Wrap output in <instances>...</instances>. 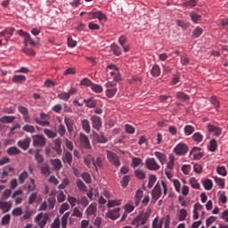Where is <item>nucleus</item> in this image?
<instances>
[{
	"label": "nucleus",
	"mask_w": 228,
	"mask_h": 228,
	"mask_svg": "<svg viewBox=\"0 0 228 228\" xmlns=\"http://www.w3.org/2000/svg\"><path fill=\"white\" fill-rule=\"evenodd\" d=\"M0 209H2L4 213H8V211L12 209V201H0Z\"/></svg>",
	"instance_id": "18"
},
{
	"label": "nucleus",
	"mask_w": 228,
	"mask_h": 228,
	"mask_svg": "<svg viewBox=\"0 0 228 228\" xmlns=\"http://www.w3.org/2000/svg\"><path fill=\"white\" fill-rule=\"evenodd\" d=\"M18 111L23 116V120L25 122L30 123L31 118H29V112L28 111V109L24 106H19Z\"/></svg>",
	"instance_id": "11"
},
{
	"label": "nucleus",
	"mask_w": 228,
	"mask_h": 228,
	"mask_svg": "<svg viewBox=\"0 0 228 228\" xmlns=\"http://www.w3.org/2000/svg\"><path fill=\"white\" fill-rule=\"evenodd\" d=\"M93 143H108V137L104 135V133L98 134L93 133Z\"/></svg>",
	"instance_id": "6"
},
{
	"label": "nucleus",
	"mask_w": 228,
	"mask_h": 228,
	"mask_svg": "<svg viewBox=\"0 0 228 228\" xmlns=\"http://www.w3.org/2000/svg\"><path fill=\"white\" fill-rule=\"evenodd\" d=\"M87 20H93L94 19H97L99 11L97 9H93L92 12H87Z\"/></svg>",
	"instance_id": "30"
},
{
	"label": "nucleus",
	"mask_w": 228,
	"mask_h": 228,
	"mask_svg": "<svg viewBox=\"0 0 228 228\" xmlns=\"http://www.w3.org/2000/svg\"><path fill=\"white\" fill-rule=\"evenodd\" d=\"M57 133L61 137L65 136V134L67 133V128H65V125L60 124L57 126Z\"/></svg>",
	"instance_id": "33"
},
{
	"label": "nucleus",
	"mask_w": 228,
	"mask_h": 228,
	"mask_svg": "<svg viewBox=\"0 0 228 228\" xmlns=\"http://www.w3.org/2000/svg\"><path fill=\"white\" fill-rule=\"evenodd\" d=\"M29 143H31V138L26 137L23 140L18 141L17 145L18 147H20V149H22L23 151H28L29 149Z\"/></svg>",
	"instance_id": "10"
},
{
	"label": "nucleus",
	"mask_w": 228,
	"mask_h": 228,
	"mask_svg": "<svg viewBox=\"0 0 228 228\" xmlns=\"http://www.w3.org/2000/svg\"><path fill=\"white\" fill-rule=\"evenodd\" d=\"M86 215L92 216V215H95L97 213V205L95 203H92L86 210Z\"/></svg>",
	"instance_id": "22"
},
{
	"label": "nucleus",
	"mask_w": 228,
	"mask_h": 228,
	"mask_svg": "<svg viewBox=\"0 0 228 228\" xmlns=\"http://www.w3.org/2000/svg\"><path fill=\"white\" fill-rule=\"evenodd\" d=\"M154 155L156 156L157 159H159L161 165H165L167 163V154L161 151H155Z\"/></svg>",
	"instance_id": "15"
},
{
	"label": "nucleus",
	"mask_w": 228,
	"mask_h": 228,
	"mask_svg": "<svg viewBox=\"0 0 228 228\" xmlns=\"http://www.w3.org/2000/svg\"><path fill=\"white\" fill-rule=\"evenodd\" d=\"M134 175L135 177H137V179H143L145 177V172L143 171V169H136L134 171Z\"/></svg>",
	"instance_id": "50"
},
{
	"label": "nucleus",
	"mask_w": 228,
	"mask_h": 228,
	"mask_svg": "<svg viewBox=\"0 0 228 228\" xmlns=\"http://www.w3.org/2000/svg\"><path fill=\"white\" fill-rule=\"evenodd\" d=\"M108 218L110 220H117L120 216V208H116L114 209H110L107 213Z\"/></svg>",
	"instance_id": "12"
},
{
	"label": "nucleus",
	"mask_w": 228,
	"mask_h": 228,
	"mask_svg": "<svg viewBox=\"0 0 228 228\" xmlns=\"http://www.w3.org/2000/svg\"><path fill=\"white\" fill-rule=\"evenodd\" d=\"M22 52L27 54V56H35L37 53H35V50H33L32 48H28V46H26L25 48H23Z\"/></svg>",
	"instance_id": "55"
},
{
	"label": "nucleus",
	"mask_w": 228,
	"mask_h": 228,
	"mask_svg": "<svg viewBox=\"0 0 228 228\" xmlns=\"http://www.w3.org/2000/svg\"><path fill=\"white\" fill-rule=\"evenodd\" d=\"M26 81V76L24 75H14L12 77V83L20 84Z\"/></svg>",
	"instance_id": "25"
},
{
	"label": "nucleus",
	"mask_w": 228,
	"mask_h": 228,
	"mask_svg": "<svg viewBox=\"0 0 228 228\" xmlns=\"http://www.w3.org/2000/svg\"><path fill=\"white\" fill-rule=\"evenodd\" d=\"M202 35V28H196L192 32V38H199Z\"/></svg>",
	"instance_id": "60"
},
{
	"label": "nucleus",
	"mask_w": 228,
	"mask_h": 228,
	"mask_svg": "<svg viewBox=\"0 0 228 228\" xmlns=\"http://www.w3.org/2000/svg\"><path fill=\"white\" fill-rule=\"evenodd\" d=\"M34 147H44L45 145V136L42 134H35L32 136Z\"/></svg>",
	"instance_id": "4"
},
{
	"label": "nucleus",
	"mask_w": 228,
	"mask_h": 228,
	"mask_svg": "<svg viewBox=\"0 0 228 228\" xmlns=\"http://www.w3.org/2000/svg\"><path fill=\"white\" fill-rule=\"evenodd\" d=\"M44 133L48 137V138H56V133L53 132V130H50L48 128H45L44 129Z\"/></svg>",
	"instance_id": "51"
},
{
	"label": "nucleus",
	"mask_w": 228,
	"mask_h": 228,
	"mask_svg": "<svg viewBox=\"0 0 228 228\" xmlns=\"http://www.w3.org/2000/svg\"><path fill=\"white\" fill-rule=\"evenodd\" d=\"M39 168L42 175H49L51 174V166L47 163H44Z\"/></svg>",
	"instance_id": "17"
},
{
	"label": "nucleus",
	"mask_w": 228,
	"mask_h": 228,
	"mask_svg": "<svg viewBox=\"0 0 228 228\" xmlns=\"http://www.w3.org/2000/svg\"><path fill=\"white\" fill-rule=\"evenodd\" d=\"M66 200L67 196L65 195L63 191H60L57 195V201L59 202V204H61V202H65Z\"/></svg>",
	"instance_id": "46"
},
{
	"label": "nucleus",
	"mask_w": 228,
	"mask_h": 228,
	"mask_svg": "<svg viewBox=\"0 0 228 228\" xmlns=\"http://www.w3.org/2000/svg\"><path fill=\"white\" fill-rule=\"evenodd\" d=\"M142 165V159L134 157L132 159V167L133 168H136V167H140Z\"/></svg>",
	"instance_id": "52"
},
{
	"label": "nucleus",
	"mask_w": 228,
	"mask_h": 228,
	"mask_svg": "<svg viewBox=\"0 0 228 228\" xmlns=\"http://www.w3.org/2000/svg\"><path fill=\"white\" fill-rule=\"evenodd\" d=\"M15 120V117L13 116H4L1 118L0 122H3L4 124H10Z\"/></svg>",
	"instance_id": "38"
},
{
	"label": "nucleus",
	"mask_w": 228,
	"mask_h": 228,
	"mask_svg": "<svg viewBox=\"0 0 228 228\" xmlns=\"http://www.w3.org/2000/svg\"><path fill=\"white\" fill-rule=\"evenodd\" d=\"M192 140H193V142H197V143H200V142H202V140H204V135H202V134H200V132H196L192 135Z\"/></svg>",
	"instance_id": "34"
},
{
	"label": "nucleus",
	"mask_w": 228,
	"mask_h": 228,
	"mask_svg": "<svg viewBox=\"0 0 228 228\" xmlns=\"http://www.w3.org/2000/svg\"><path fill=\"white\" fill-rule=\"evenodd\" d=\"M190 16H191L192 22H195V23L199 22V20H200V19L202 17L200 14H197L195 12H191Z\"/></svg>",
	"instance_id": "61"
},
{
	"label": "nucleus",
	"mask_w": 228,
	"mask_h": 228,
	"mask_svg": "<svg viewBox=\"0 0 228 228\" xmlns=\"http://www.w3.org/2000/svg\"><path fill=\"white\" fill-rule=\"evenodd\" d=\"M142 197H143V191L137 190L134 199H135V206H138L140 204V200H142Z\"/></svg>",
	"instance_id": "41"
},
{
	"label": "nucleus",
	"mask_w": 228,
	"mask_h": 228,
	"mask_svg": "<svg viewBox=\"0 0 228 228\" xmlns=\"http://www.w3.org/2000/svg\"><path fill=\"white\" fill-rule=\"evenodd\" d=\"M79 142H80V145L81 147H83V149H86V150H90L92 149V144L90 143V139L88 138V135L80 133L79 134Z\"/></svg>",
	"instance_id": "5"
},
{
	"label": "nucleus",
	"mask_w": 228,
	"mask_h": 228,
	"mask_svg": "<svg viewBox=\"0 0 228 228\" xmlns=\"http://www.w3.org/2000/svg\"><path fill=\"white\" fill-rule=\"evenodd\" d=\"M27 190L28 191H35V190H37V183H35V179H29V183L27 185Z\"/></svg>",
	"instance_id": "32"
},
{
	"label": "nucleus",
	"mask_w": 228,
	"mask_h": 228,
	"mask_svg": "<svg viewBox=\"0 0 228 228\" xmlns=\"http://www.w3.org/2000/svg\"><path fill=\"white\" fill-rule=\"evenodd\" d=\"M160 197H161V184L158 183L153 188V190L151 191V198L153 202H158Z\"/></svg>",
	"instance_id": "7"
},
{
	"label": "nucleus",
	"mask_w": 228,
	"mask_h": 228,
	"mask_svg": "<svg viewBox=\"0 0 228 228\" xmlns=\"http://www.w3.org/2000/svg\"><path fill=\"white\" fill-rule=\"evenodd\" d=\"M62 161L68 165H72V153L70 151H66L62 157Z\"/></svg>",
	"instance_id": "23"
},
{
	"label": "nucleus",
	"mask_w": 228,
	"mask_h": 228,
	"mask_svg": "<svg viewBox=\"0 0 228 228\" xmlns=\"http://www.w3.org/2000/svg\"><path fill=\"white\" fill-rule=\"evenodd\" d=\"M37 45V43H35V40H33V38H31V35H29V33L28 35H26V37H24V45L25 47H28V45Z\"/></svg>",
	"instance_id": "26"
},
{
	"label": "nucleus",
	"mask_w": 228,
	"mask_h": 228,
	"mask_svg": "<svg viewBox=\"0 0 228 228\" xmlns=\"http://www.w3.org/2000/svg\"><path fill=\"white\" fill-rule=\"evenodd\" d=\"M213 179L220 188H225V179L219 178L218 176H214Z\"/></svg>",
	"instance_id": "40"
},
{
	"label": "nucleus",
	"mask_w": 228,
	"mask_h": 228,
	"mask_svg": "<svg viewBox=\"0 0 228 228\" xmlns=\"http://www.w3.org/2000/svg\"><path fill=\"white\" fill-rule=\"evenodd\" d=\"M54 146H53V151H55V152L57 154H61V152H63V151L61 150V138H57L53 141Z\"/></svg>",
	"instance_id": "14"
},
{
	"label": "nucleus",
	"mask_w": 228,
	"mask_h": 228,
	"mask_svg": "<svg viewBox=\"0 0 228 228\" xmlns=\"http://www.w3.org/2000/svg\"><path fill=\"white\" fill-rule=\"evenodd\" d=\"M80 86H99V85H94L92 83V80H90L89 78H83L80 82Z\"/></svg>",
	"instance_id": "35"
},
{
	"label": "nucleus",
	"mask_w": 228,
	"mask_h": 228,
	"mask_svg": "<svg viewBox=\"0 0 228 228\" xmlns=\"http://www.w3.org/2000/svg\"><path fill=\"white\" fill-rule=\"evenodd\" d=\"M57 97L61 101H69V99H70V94H69V93H61V94H58Z\"/></svg>",
	"instance_id": "56"
},
{
	"label": "nucleus",
	"mask_w": 228,
	"mask_h": 228,
	"mask_svg": "<svg viewBox=\"0 0 228 228\" xmlns=\"http://www.w3.org/2000/svg\"><path fill=\"white\" fill-rule=\"evenodd\" d=\"M37 192H32L29 196H28V204L29 206H31V204H33L35 202V200H37Z\"/></svg>",
	"instance_id": "63"
},
{
	"label": "nucleus",
	"mask_w": 228,
	"mask_h": 228,
	"mask_svg": "<svg viewBox=\"0 0 228 228\" xmlns=\"http://www.w3.org/2000/svg\"><path fill=\"white\" fill-rule=\"evenodd\" d=\"M183 133L185 136H191L192 133H195V126L191 125H187L183 128Z\"/></svg>",
	"instance_id": "24"
},
{
	"label": "nucleus",
	"mask_w": 228,
	"mask_h": 228,
	"mask_svg": "<svg viewBox=\"0 0 228 228\" xmlns=\"http://www.w3.org/2000/svg\"><path fill=\"white\" fill-rule=\"evenodd\" d=\"M51 165L53 167V170H61L63 165L61 164V160L59 159H51Z\"/></svg>",
	"instance_id": "20"
},
{
	"label": "nucleus",
	"mask_w": 228,
	"mask_h": 228,
	"mask_svg": "<svg viewBox=\"0 0 228 228\" xmlns=\"http://www.w3.org/2000/svg\"><path fill=\"white\" fill-rule=\"evenodd\" d=\"M175 165V157L174 155L169 156V162L167 164V170H174Z\"/></svg>",
	"instance_id": "31"
},
{
	"label": "nucleus",
	"mask_w": 228,
	"mask_h": 228,
	"mask_svg": "<svg viewBox=\"0 0 228 228\" xmlns=\"http://www.w3.org/2000/svg\"><path fill=\"white\" fill-rule=\"evenodd\" d=\"M151 74L153 77H159L161 76V68H159V65L155 64L151 70Z\"/></svg>",
	"instance_id": "19"
},
{
	"label": "nucleus",
	"mask_w": 228,
	"mask_h": 228,
	"mask_svg": "<svg viewBox=\"0 0 228 228\" xmlns=\"http://www.w3.org/2000/svg\"><path fill=\"white\" fill-rule=\"evenodd\" d=\"M216 172L217 174H219V175H223V177H225V175H227V169L224 166L217 167Z\"/></svg>",
	"instance_id": "47"
},
{
	"label": "nucleus",
	"mask_w": 228,
	"mask_h": 228,
	"mask_svg": "<svg viewBox=\"0 0 228 228\" xmlns=\"http://www.w3.org/2000/svg\"><path fill=\"white\" fill-rule=\"evenodd\" d=\"M145 167L148 170H151L152 172H156L161 168V166H159V163H158V160L154 158H147L145 160Z\"/></svg>",
	"instance_id": "1"
},
{
	"label": "nucleus",
	"mask_w": 228,
	"mask_h": 228,
	"mask_svg": "<svg viewBox=\"0 0 228 228\" xmlns=\"http://www.w3.org/2000/svg\"><path fill=\"white\" fill-rule=\"evenodd\" d=\"M70 216V212H66L61 216V228H67V225L69 224V217Z\"/></svg>",
	"instance_id": "27"
},
{
	"label": "nucleus",
	"mask_w": 228,
	"mask_h": 228,
	"mask_svg": "<svg viewBox=\"0 0 228 228\" xmlns=\"http://www.w3.org/2000/svg\"><path fill=\"white\" fill-rule=\"evenodd\" d=\"M111 51L114 53L115 56H120V54H122V49H120L118 45H111Z\"/></svg>",
	"instance_id": "43"
},
{
	"label": "nucleus",
	"mask_w": 228,
	"mask_h": 228,
	"mask_svg": "<svg viewBox=\"0 0 228 228\" xmlns=\"http://www.w3.org/2000/svg\"><path fill=\"white\" fill-rule=\"evenodd\" d=\"M64 124L66 125L68 133H69V134H72V133H74V128L76 127V123L74 122V119L70 117H65Z\"/></svg>",
	"instance_id": "8"
},
{
	"label": "nucleus",
	"mask_w": 228,
	"mask_h": 228,
	"mask_svg": "<svg viewBox=\"0 0 228 228\" xmlns=\"http://www.w3.org/2000/svg\"><path fill=\"white\" fill-rule=\"evenodd\" d=\"M11 218L12 216H10V214H6L5 216H4L1 220L2 225H8V224H10Z\"/></svg>",
	"instance_id": "54"
},
{
	"label": "nucleus",
	"mask_w": 228,
	"mask_h": 228,
	"mask_svg": "<svg viewBox=\"0 0 228 228\" xmlns=\"http://www.w3.org/2000/svg\"><path fill=\"white\" fill-rule=\"evenodd\" d=\"M11 195H12V190L11 189H6L2 193L1 200H8V199H10Z\"/></svg>",
	"instance_id": "45"
},
{
	"label": "nucleus",
	"mask_w": 228,
	"mask_h": 228,
	"mask_svg": "<svg viewBox=\"0 0 228 228\" xmlns=\"http://www.w3.org/2000/svg\"><path fill=\"white\" fill-rule=\"evenodd\" d=\"M29 177V175L28 174V172L23 171L21 174L19 175L18 176V182L20 184H24V183H26V179Z\"/></svg>",
	"instance_id": "28"
},
{
	"label": "nucleus",
	"mask_w": 228,
	"mask_h": 228,
	"mask_svg": "<svg viewBox=\"0 0 228 228\" xmlns=\"http://www.w3.org/2000/svg\"><path fill=\"white\" fill-rule=\"evenodd\" d=\"M107 159L110 161V163H111L112 165H114V167H116L118 168V167H120V157H118V155H117V153L107 150Z\"/></svg>",
	"instance_id": "2"
},
{
	"label": "nucleus",
	"mask_w": 228,
	"mask_h": 228,
	"mask_svg": "<svg viewBox=\"0 0 228 228\" xmlns=\"http://www.w3.org/2000/svg\"><path fill=\"white\" fill-rule=\"evenodd\" d=\"M81 126H82V129H84L86 133H90L91 126H90V121H88V119H83L81 121Z\"/></svg>",
	"instance_id": "29"
},
{
	"label": "nucleus",
	"mask_w": 228,
	"mask_h": 228,
	"mask_svg": "<svg viewBox=\"0 0 228 228\" xmlns=\"http://www.w3.org/2000/svg\"><path fill=\"white\" fill-rule=\"evenodd\" d=\"M163 226V221L158 222V217H156L152 222V228H161Z\"/></svg>",
	"instance_id": "64"
},
{
	"label": "nucleus",
	"mask_w": 228,
	"mask_h": 228,
	"mask_svg": "<svg viewBox=\"0 0 228 228\" xmlns=\"http://www.w3.org/2000/svg\"><path fill=\"white\" fill-rule=\"evenodd\" d=\"M186 216H188V211L184 208L180 209L178 218L180 222H184L186 220Z\"/></svg>",
	"instance_id": "37"
},
{
	"label": "nucleus",
	"mask_w": 228,
	"mask_h": 228,
	"mask_svg": "<svg viewBox=\"0 0 228 228\" xmlns=\"http://www.w3.org/2000/svg\"><path fill=\"white\" fill-rule=\"evenodd\" d=\"M207 129L209 133H214V135H216L217 138L220 136V134H222V129L214 125L208 124Z\"/></svg>",
	"instance_id": "13"
},
{
	"label": "nucleus",
	"mask_w": 228,
	"mask_h": 228,
	"mask_svg": "<svg viewBox=\"0 0 228 228\" xmlns=\"http://www.w3.org/2000/svg\"><path fill=\"white\" fill-rule=\"evenodd\" d=\"M188 151H190V149L188 148V145L184 142H179L174 148V152L175 154H176V156H185V154H188Z\"/></svg>",
	"instance_id": "3"
},
{
	"label": "nucleus",
	"mask_w": 228,
	"mask_h": 228,
	"mask_svg": "<svg viewBox=\"0 0 228 228\" xmlns=\"http://www.w3.org/2000/svg\"><path fill=\"white\" fill-rule=\"evenodd\" d=\"M77 186L80 191H85V190H86V185L81 179L77 180Z\"/></svg>",
	"instance_id": "58"
},
{
	"label": "nucleus",
	"mask_w": 228,
	"mask_h": 228,
	"mask_svg": "<svg viewBox=\"0 0 228 228\" xmlns=\"http://www.w3.org/2000/svg\"><path fill=\"white\" fill-rule=\"evenodd\" d=\"M156 181H158V177H156L155 175H150L148 188H152V186H154V184H156Z\"/></svg>",
	"instance_id": "42"
},
{
	"label": "nucleus",
	"mask_w": 228,
	"mask_h": 228,
	"mask_svg": "<svg viewBox=\"0 0 228 228\" xmlns=\"http://www.w3.org/2000/svg\"><path fill=\"white\" fill-rule=\"evenodd\" d=\"M47 202H48V208L50 209H54V206L56 204V198L54 197H50L48 200H47Z\"/></svg>",
	"instance_id": "57"
},
{
	"label": "nucleus",
	"mask_w": 228,
	"mask_h": 228,
	"mask_svg": "<svg viewBox=\"0 0 228 228\" xmlns=\"http://www.w3.org/2000/svg\"><path fill=\"white\" fill-rule=\"evenodd\" d=\"M217 149H218V142H216V140L212 139L210 141L209 151L211 152H216Z\"/></svg>",
	"instance_id": "39"
},
{
	"label": "nucleus",
	"mask_w": 228,
	"mask_h": 228,
	"mask_svg": "<svg viewBox=\"0 0 228 228\" xmlns=\"http://www.w3.org/2000/svg\"><path fill=\"white\" fill-rule=\"evenodd\" d=\"M91 122L93 128L96 131H99L101 127H102V120L101 119V117L97 115H94L93 117H91Z\"/></svg>",
	"instance_id": "9"
},
{
	"label": "nucleus",
	"mask_w": 228,
	"mask_h": 228,
	"mask_svg": "<svg viewBox=\"0 0 228 228\" xmlns=\"http://www.w3.org/2000/svg\"><path fill=\"white\" fill-rule=\"evenodd\" d=\"M81 177H82V179H84V181H85V183H86V184L92 183V176H90V174H88L87 172L82 173Z\"/></svg>",
	"instance_id": "48"
},
{
	"label": "nucleus",
	"mask_w": 228,
	"mask_h": 228,
	"mask_svg": "<svg viewBox=\"0 0 228 228\" xmlns=\"http://www.w3.org/2000/svg\"><path fill=\"white\" fill-rule=\"evenodd\" d=\"M6 152L9 156H19L22 151L17 146H12L6 150Z\"/></svg>",
	"instance_id": "16"
},
{
	"label": "nucleus",
	"mask_w": 228,
	"mask_h": 228,
	"mask_svg": "<svg viewBox=\"0 0 228 228\" xmlns=\"http://www.w3.org/2000/svg\"><path fill=\"white\" fill-rule=\"evenodd\" d=\"M23 131H26V133H35V126H31V125H25L23 126Z\"/></svg>",
	"instance_id": "62"
},
{
	"label": "nucleus",
	"mask_w": 228,
	"mask_h": 228,
	"mask_svg": "<svg viewBox=\"0 0 228 228\" xmlns=\"http://www.w3.org/2000/svg\"><path fill=\"white\" fill-rule=\"evenodd\" d=\"M190 184L194 190H200V183H199V181L195 177L190 179Z\"/></svg>",
	"instance_id": "36"
},
{
	"label": "nucleus",
	"mask_w": 228,
	"mask_h": 228,
	"mask_svg": "<svg viewBox=\"0 0 228 228\" xmlns=\"http://www.w3.org/2000/svg\"><path fill=\"white\" fill-rule=\"evenodd\" d=\"M93 165L95 168L96 172H99V168H102L103 164H102V158L98 157L96 159H93Z\"/></svg>",
	"instance_id": "21"
},
{
	"label": "nucleus",
	"mask_w": 228,
	"mask_h": 228,
	"mask_svg": "<svg viewBox=\"0 0 228 228\" xmlns=\"http://www.w3.org/2000/svg\"><path fill=\"white\" fill-rule=\"evenodd\" d=\"M203 186L205 190H208L209 191V190L213 188V181L211 179H206L205 181H203Z\"/></svg>",
	"instance_id": "44"
},
{
	"label": "nucleus",
	"mask_w": 228,
	"mask_h": 228,
	"mask_svg": "<svg viewBox=\"0 0 228 228\" xmlns=\"http://www.w3.org/2000/svg\"><path fill=\"white\" fill-rule=\"evenodd\" d=\"M84 102L86 103V106H87V108H95L96 106L95 101L93 98L84 100Z\"/></svg>",
	"instance_id": "53"
},
{
	"label": "nucleus",
	"mask_w": 228,
	"mask_h": 228,
	"mask_svg": "<svg viewBox=\"0 0 228 228\" xmlns=\"http://www.w3.org/2000/svg\"><path fill=\"white\" fill-rule=\"evenodd\" d=\"M12 216H20L22 215V208H15L14 209H12Z\"/></svg>",
	"instance_id": "59"
},
{
	"label": "nucleus",
	"mask_w": 228,
	"mask_h": 228,
	"mask_svg": "<svg viewBox=\"0 0 228 228\" xmlns=\"http://www.w3.org/2000/svg\"><path fill=\"white\" fill-rule=\"evenodd\" d=\"M121 204H122V200H109L107 207L115 208V206H120Z\"/></svg>",
	"instance_id": "49"
}]
</instances>
